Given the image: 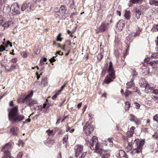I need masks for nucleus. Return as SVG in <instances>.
I'll return each mask as SVG.
<instances>
[{"mask_svg": "<svg viewBox=\"0 0 158 158\" xmlns=\"http://www.w3.org/2000/svg\"><path fill=\"white\" fill-rule=\"evenodd\" d=\"M17 60V59L16 58H14L13 59H12L10 60V61L13 62L14 63L16 62Z\"/></svg>", "mask_w": 158, "mask_h": 158, "instance_id": "58", "label": "nucleus"}, {"mask_svg": "<svg viewBox=\"0 0 158 158\" xmlns=\"http://www.w3.org/2000/svg\"><path fill=\"white\" fill-rule=\"evenodd\" d=\"M57 158H61V153L59 152L57 155Z\"/></svg>", "mask_w": 158, "mask_h": 158, "instance_id": "64", "label": "nucleus"}, {"mask_svg": "<svg viewBox=\"0 0 158 158\" xmlns=\"http://www.w3.org/2000/svg\"><path fill=\"white\" fill-rule=\"evenodd\" d=\"M58 95L57 94H56L54 95L52 97V99L53 100H55L56 99V98L57 97Z\"/></svg>", "mask_w": 158, "mask_h": 158, "instance_id": "63", "label": "nucleus"}, {"mask_svg": "<svg viewBox=\"0 0 158 158\" xmlns=\"http://www.w3.org/2000/svg\"><path fill=\"white\" fill-rule=\"evenodd\" d=\"M153 99L155 101L157 102H158V97L154 96Z\"/></svg>", "mask_w": 158, "mask_h": 158, "instance_id": "62", "label": "nucleus"}, {"mask_svg": "<svg viewBox=\"0 0 158 158\" xmlns=\"http://www.w3.org/2000/svg\"><path fill=\"white\" fill-rule=\"evenodd\" d=\"M133 80H131V81L128 82L127 84V87L128 89H131L132 87H134V83L133 82Z\"/></svg>", "mask_w": 158, "mask_h": 158, "instance_id": "24", "label": "nucleus"}, {"mask_svg": "<svg viewBox=\"0 0 158 158\" xmlns=\"http://www.w3.org/2000/svg\"><path fill=\"white\" fill-rule=\"evenodd\" d=\"M131 149L132 147L128 146L126 148L125 150L127 152H128Z\"/></svg>", "mask_w": 158, "mask_h": 158, "instance_id": "55", "label": "nucleus"}, {"mask_svg": "<svg viewBox=\"0 0 158 158\" xmlns=\"http://www.w3.org/2000/svg\"><path fill=\"white\" fill-rule=\"evenodd\" d=\"M23 155V153L22 152H20L17 154V158H21Z\"/></svg>", "mask_w": 158, "mask_h": 158, "instance_id": "46", "label": "nucleus"}, {"mask_svg": "<svg viewBox=\"0 0 158 158\" xmlns=\"http://www.w3.org/2000/svg\"><path fill=\"white\" fill-rule=\"evenodd\" d=\"M18 131L17 128L15 127H13L10 129V133L13 135H16L17 132Z\"/></svg>", "mask_w": 158, "mask_h": 158, "instance_id": "21", "label": "nucleus"}, {"mask_svg": "<svg viewBox=\"0 0 158 158\" xmlns=\"http://www.w3.org/2000/svg\"><path fill=\"white\" fill-rule=\"evenodd\" d=\"M86 152H84L83 153H82L81 156L79 157V158H84L85 155L86 154Z\"/></svg>", "mask_w": 158, "mask_h": 158, "instance_id": "52", "label": "nucleus"}, {"mask_svg": "<svg viewBox=\"0 0 158 158\" xmlns=\"http://www.w3.org/2000/svg\"><path fill=\"white\" fill-rule=\"evenodd\" d=\"M2 158H14L11 156L10 152L9 151L5 152L4 153V156Z\"/></svg>", "mask_w": 158, "mask_h": 158, "instance_id": "20", "label": "nucleus"}, {"mask_svg": "<svg viewBox=\"0 0 158 158\" xmlns=\"http://www.w3.org/2000/svg\"><path fill=\"white\" fill-rule=\"evenodd\" d=\"M63 54V52H61L60 51H59L56 52L55 55L59 54L60 55H62Z\"/></svg>", "mask_w": 158, "mask_h": 158, "instance_id": "59", "label": "nucleus"}, {"mask_svg": "<svg viewBox=\"0 0 158 158\" xmlns=\"http://www.w3.org/2000/svg\"><path fill=\"white\" fill-rule=\"evenodd\" d=\"M152 136L153 137L154 139H158V133H155L154 135H153Z\"/></svg>", "mask_w": 158, "mask_h": 158, "instance_id": "54", "label": "nucleus"}, {"mask_svg": "<svg viewBox=\"0 0 158 158\" xmlns=\"http://www.w3.org/2000/svg\"><path fill=\"white\" fill-rule=\"evenodd\" d=\"M11 9L14 12H17L19 11V7L17 3H14L11 6Z\"/></svg>", "mask_w": 158, "mask_h": 158, "instance_id": "13", "label": "nucleus"}, {"mask_svg": "<svg viewBox=\"0 0 158 158\" xmlns=\"http://www.w3.org/2000/svg\"><path fill=\"white\" fill-rule=\"evenodd\" d=\"M149 3L150 5H154L155 6H158V2L155 0H149Z\"/></svg>", "mask_w": 158, "mask_h": 158, "instance_id": "25", "label": "nucleus"}, {"mask_svg": "<svg viewBox=\"0 0 158 158\" xmlns=\"http://www.w3.org/2000/svg\"><path fill=\"white\" fill-rule=\"evenodd\" d=\"M24 143L23 142L22 140H20L19 141V145H22V146H23L24 145Z\"/></svg>", "mask_w": 158, "mask_h": 158, "instance_id": "60", "label": "nucleus"}, {"mask_svg": "<svg viewBox=\"0 0 158 158\" xmlns=\"http://www.w3.org/2000/svg\"><path fill=\"white\" fill-rule=\"evenodd\" d=\"M131 92H137V91L138 90V88L137 87H135L134 86V87H132V88H131Z\"/></svg>", "mask_w": 158, "mask_h": 158, "instance_id": "38", "label": "nucleus"}, {"mask_svg": "<svg viewBox=\"0 0 158 158\" xmlns=\"http://www.w3.org/2000/svg\"><path fill=\"white\" fill-rule=\"evenodd\" d=\"M125 25V24L123 20H120L117 24V27L118 28V29L121 30Z\"/></svg>", "mask_w": 158, "mask_h": 158, "instance_id": "16", "label": "nucleus"}, {"mask_svg": "<svg viewBox=\"0 0 158 158\" xmlns=\"http://www.w3.org/2000/svg\"><path fill=\"white\" fill-rule=\"evenodd\" d=\"M36 7L35 5L31 2L25 3L23 4L21 7L22 11L25 10L26 12H29L31 10H33Z\"/></svg>", "mask_w": 158, "mask_h": 158, "instance_id": "5", "label": "nucleus"}, {"mask_svg": "<svg viewBox=\"0 0 158 158\" xmlns=\"http://www.w3.org/2000/svg\"><path fill=\"white\" fill-rule=\"evenodd\" d=\"M61 33H60L58 34L57 36V41H58L61 42L62 40V38L61 37Z\"/></svg>", "mask_w": 158, "mask_h": 158, "instance_id": "31", "label": "nucleus"}, {"mask_svg": "<svg viewBox=\"0 0 158 158\" xmlns=\"http://www.w3.org/2000/svg\"><path fill=\"white\" fill-rule=\"evenodd\" d=\"M152 89H153V88L151 87L148 83L146 84V85L145 86V89L146 90H150L151 91Z\"/></svg>", "mask_w": 158, "mask_h": 158, "instance_id": "30", "label": "nucleus"}, {"mask_svg": "<svg viewBox=\"0 0 158 158\" xmlns=\"http://www.w3.org/2000/svg\"><path fill=\"white\" fill-rule=\"evenodd\" d=\"M33 95V91H32L29 94L27 95L22 101L20 100V98L18 99V102L19 103L20 102L22 103H25L30 106H32L37 103L36 100L33 99L31 98Z\"/></svg>", "mask_w": 158, "mask_h": 158, "instance_id": "2", "label": "nucleus"}, {"mask_svg": "<svg viewBox=\"0 0 158 158\" xmlns=\"http://www.w3.org/2000/svg\"><path fill=\"white\" fill-rule=\"evenodd\" d=\"M18 107L17 106H15L12 108L10 112L9 113L8 117L9 120L12 119V118H14L18 114Z\"/></svg>", "mask_w": 158, "mask_h": 158, "instance_id": "7", "label": "nucleus"}, {"mask_svg": "<svg viewBox=\"0 0 158 158\" xmlns=\"http://www.w3.org/2000/svg\"><path fill=\"white\" fill-rule=\"evenodd\" d=\"M154 120L158 123V114L155 115L153 118Z\"/></svg>", "mask_w": 158, "mask_h": 158, "instance_id": "39", "label": "nucleus"}, {"mask_svg": "<svg viewBox=\"0 0 158 158\" xmlns=\"http://www.w3.org/2000/svg\"><path fill=\"white\" fill-rule=\"evenodd\" d=\"M152 93L155 94H158V90L152 89L151 90Z\"/></svg>", "mask_w": 158, "mask_h": 158, "instance_id": "48", "label": "nucleus"}, {"mask_svg": "<svg viewBox=\"0 0 158 158\" xmlns=\"http://www.w3.org/2000/svg\"><path fill=\"white\" fill-rule=\"evenodd\" d=\"M46 132L49 136L52 135L53 134V131L52 130H49L46 131Z\"/></svg>", "mask_w": 158, "mask_h": 158, "instance_id": "40", "label": "nucleus"}, {"mask_svg": "<svg viewBox=\"0 0 158 158\" xmlns=\"http://www.w3.org/2000/svg\"><path fill=\"white\" fill-rule=\"evenodd\" d=\"M4 50H5V49L3 46L2 45H1L0 46V52H2ZM1 54H0V56L1 55Z\"/></svg>", "mask_w": 158, "mask_h": 158, "instance_id": "50", "label": "nucleus"}, {"mask_svg": "<svg viewBox=\"0 0 158 158\" xmlns=\"http://www.w3.org/2000/svg\"><path fill=\"white\" fill-rule=\"evenodd\" d=\"M45 1L44 0H38L35 1V4L34 5H38L39 7H40L42 5H44V3Z\"/></svg>", "mask_w": 158, "mask_h": 158, "instance_id": "18", "label": "nucleus"}, {"mask_svg": "<svg viewBox=\"0 0 158 158\" xmlns=\"http://www.w3.org/2000/svg\"><path fill=\"white\" fill-rule=\"evenodd\" d=\"M107 70L110 74L106 77L103 83H105L106 84H109L111 82H112L113 79L115 78L114 70L113 66L112 63L111 61H110L109 63V66L107 69Z\"/></svg>", "mask_w": 158, "mask_h": 158, "instance_id": "1", "label": "nucleus"}, {"mask_svg": "<svg viewBox=\"0 0 158 158\" xmlns=\"http://www.w3.org/2000/svg\"><path fill=\"white\" fill-rule=\"evenodd\" d=\"M152 29L153 30L154 29V30L155 31H158V24L157 25H156V24L154 25L153 26V27Z\"/></svg>", "mask_w": 158, "mask_h": 158, "instance_id": "43", "label": "nucleus"}, {"mask_svg": "<svg viewBox=\"0 0 158 158\" xmlns=\"http://www.w3.org/2000/svg\"><path fill=\"white\" fill-rule=\"evenodd\" d=\"M66 10V8L65 6H61L59 11L60 13L62 15H64L65 14V12Z\"/></svg>", "mask_w": 158, "mask_h": 158, "instance_id": "19", "label": "nucleus"}, {"mask_svg": "<svg viewBox=\"0 0 158 158\" xmlns=\"http://www.w3.org/2000/svg\"><path fill=\"white\" fill-rule=\"evenodd\" d=\"M151 57L154 59L158 58V52L154 53L151 55Z\"/></svg>", "mask_w": 158, "mask_h": 158, "instance_id": "33", "label": "nucleus"}, {"mask_svg": "<svg viewBox=\"0 0 158 158\" xmlns=\"http://www.w3.org/2000/svg\"><path fill=\"white\" fill-rule=\"evenodd\" d=\"M153 68H156L158 67V63L157 60L153 61Z\"/></svg>", "mask_w": 158, "mask_h": 158, "instance_id": "37", "label": "nucleus"}, {"mask_svg": "<svg viewBox=\"0 0 158 158\" xmlns=\"http://www.w3.org/2000/svg\"><path fill=\"white\" fill-rule=\"evenodd\" d=\"M48 106H49L48 105L47 106V105L46 103H44L43 104V106L41 105L40 106H38V108L39 110H42V109L43 108H48Z\"/></svg>", "mask_w": 158, "mask_h": 158, "instance_id": "27", "label": "nucleus"}, {"mask_svg": "<svg viewBox=\"0 0 158 158\" xmlns=\"http://www.w3.org/2000/svg\"><path fill=\"white\" fill-rule=\"evenodd\" d=\"M97 153L99 154L102 158H109L110 156L109 152L107 150L103 149L102 147L99 150H98Z\"/></svg>", "mask_w": 158, "mask_h": 158, "instance_id": "8", "label": "nucleus"}, {"mask_svg": "<svg viewBox=\"0 0 158 158\" xmlns=\"http://www.w3.org/2000/svg\"><path fill=\"white\" fill-rule=\"evenodd\" d=\"M118 156L120 158H128V156L127 155L124 151L122 150H120L119 151Z\"/></svg>", "mask_w": 158, "mask_h": 158, "instance_id": "12", "label": "nucleus"}, {"mask_svg": "<svg viewBox=\"0 0 158 158\" xmlns=\"http://www.w3.org/2000/svg\"><path fill=\"white\" fill-rule=\"evenodd\" d=\"M48 81L47 79H44L41 81V83L43 84V85L44 86H46L47 85Z\"/></svg>", "mask_w": 158, "mask_h": 158, "instance_id": "32", "label": "nucleus"}, {"mask_svg": "<svg viewBox=\"0 0 158 158\" xmlns=\"http://www.w3.org/2000/svg\"><path fill=\"white\" fill-rule=\"evenodd\" d=\"M109 27V23L106 22H102L99 27L96 30V33H98L100 32H103L107 30Z\"/></svg>", "mask_w": 158, "mask_h": 158, "instance_id": "6", "label": "nucleus"}, {"mask_svg": "<svg viewBox=\"0 0 158 158\" xmlns=\"http://www.w3.org/2000/svg\"><path fill=\"white\" fill-rule=\"evenodd\" d=\"M134 103L135 104V107L137 109H139L140 107V105L136 102Z\"/></svg>", "mask_w": 158, "mask_h": 158, "instance_id": "56", "label": "nucleus"}, {"mask_svg": "<svg viewBox=\"0 0 158 158\" xmlns=\"http://www.w3.org/2000/svg\"><path fill=\"white\" fill-rule=\"evenodd\" d=\"M138 75V73L136 71L134 70H133V73L132 74V76L133 77L136 76Z\"/></svg>", "mask_w": 158, "mask_h": 158, "instance_id": "47", "label": "nucleus"}, {"mask_svg": "<svg viewBox=\"0 0 158 158\" xmlns=\"http://www.w3.org/2000/svg\"><path fill=\"white\" fill-rule=\"evenodd\" d=\"M10 7L9 6L7 5L4 7L3 10V12L7 13L10 12Z\"/></svg>", "mask_w": 158, "mask_h": 158, "instance_id": "23", "label": "nucleus"}, {"mask_svg": "<svg viewBox=\"0 0 158 158\" xmlns=\"http://www.w3.org/2000/svg\"><path fill=\"white\" fill-rule=\"evenodd\" d=\"M131 93L132 92H131V91H129V90H127L125 91L124 94L125 97H128L129 95L131 94Z\"/></svg>", "mask_w": 158, "mask_h": 158, "instance_id": "36", "label": "nucleus"}, {"mask_svg": "<svg viewBox=\"0 0 158 158\" xmlns=\"http://www.w3.org/2000/svg\"><path fill=\"white\" fill-rule=\"evenodd\" d=\"M136 118H135V116L132 115V114H131L130 115V120L131 121L134 122L135 121V120Z\"/></svg>", "mask_w": 158, "mask_h": 158, "instance_id": "41", "label": "nucleus"}, {"mask_svg": "<svg viewBox=\"0 0 158 158\" xmlns=\"http://www.w3.org/2000/svg\"><path fill=\"white\" fill-rule=\"evenodd\" d=\"M21 55L23 57H26L27 56V54L25 52H23L21 53Z\"/></svg>", "mask_w": 158, "mask_h": 158, "instance_id": "51", "label": "nucleus"}, {"mask_svg": "<svg viewBox=\"0 0 158 158\" xmlns=\"http://www.w3.org/2000/svg\"><path fill=\"white\" fill-rule=\"evenodd\" d=\"M135 128L134 127H132L130 130L127 132V136L128 138H130L132 137L134 132V130Z\"/></svg>", "mask_w": 158, "mask_h": 158, "instance_id": "15", "label": "nucleus"}, {"mask_svg": "<svg viewBox=\"0 0 158 158\" xmlns=\"http://www.w3.org/2000/svg\"><path fill=\"white\" fill-rule=\"evenodd\" d=\"M135 17L137 19H138L140 17L141 15V11L139 10H137V9L135 10Z\"/></svg>", "mask_w": 158, "mask_h": 158, "instance_id": "22", "label": "nucleus"}, {"mask_svg": "<svg viewBox=\"0 0 158 158\" xmlns=\"http://www.w3.org/2000/svg\"><path fill=\"white\" fill-rule=\"evenodd\" d=\"M103 56L102 53H100V54H98V58L100 60H101V59H102L103 58Z\"/></svg>", "mask_w": 158, "mask_h": 158, "instance_id": "49", "label": "nucleus"}, {"mask_svg": "<svg viewBox=\"0 0 158 158\" xmlns=\"http://www.w3.org/2000/svg\"><path fill=\"white\" fill-rule=\"evenodd\" d=\"M144 143L145 142L143 140L140 141H136L135 140L133 143V151L132 152L137 153H139L141 152L144 144Z\"/></svg>", "mask_w": 158, "mask_h": 158, "instance_id": "3", "label": "nucleus"}, {"mask_svg": "<svg viewBox=\"0 0 158 158\" xmlns=\"http://www.w3.org/2000/svg\"><path fill=\"white\" fill-rule=\"evenodd\" d=\"M125 18L127 20L130 19L131 16L128 13H126L124 15Z\"/></svg>", "mask_w": 158, "mask_h": 158, "instance_id": "45", "label": "nucleus"}, {"mask_svg": "<svg viewBox=\"0 0 158 158\" xmlns=\"http://www.w3.org/2000/svg\"><path fill=\"white\" fill-rule=\"evenodd\" d=\"M83 146L81 145H77L75 146L74 150L75 152V156L76 157L78 156L83 150Z\"/></svg>", "mask_w": 158, "mask_h": 158, "instance_id": "9", "label": "nucleus"}, {"mask_svg": "<svg viewBox=\"0 0 158 158\" xmlns=\"http://www.w3.org/2000/svg\"><path fill=\"white\" fill-rule=\"evenodd\" d=\"M89 147L92 150H95L96 153L98 152V150H99L102 148L100 144L98 143V140L94 136L92 138V139L90 141Z\"/></svg>", "mask_w": 158, "mask_h": 158, "instance_id": "4", "label": "nucleus"}, {"mask_svg": "<svg viewBox=\"0 0 158 158\" xmlns=\"http://www.w3.org/2000/svg\"><path fill=\"white\" fill-rule=\"evenodd\" d=\"M19 67V66L17 64H12L10 66V69H6V71L7 72H11L12 71L17 69Z\"/></svg>", "mask_w": 158, "mask_h": 158, "instance_id": "17", "label": "nucleus"}, {"mask_svg": "<svg viewBox=\"0 0 158 158\" xmlns=\"http://www.w3.org/2000/svg\"><path fill=\"white\" fill-rule=\"evenodd\" d=\"M134 122L137 125H139L141 123L140 120L137 119H135Z\"/></svg>", "mask_w": 158, "mask_h": 158, "instance_id": "53", "label": "nucleus"}, {"mask_svg": "<svg viewBox=\"0 0 158 158\" xmlns=\"http://www.w3.org/2000/svg\"><path fill=\"white\" fill-rule=\"evenodd\" d=\"M12 119L10 121L16 122L18 121L20 122L24 118V117L23 114L17 115L14 118H12Z\"/></svg>", "mask_w": 158, "mask_h": 158, "instance_id": "11", "label": "nucleus"}, {"mask_svg": "<svg viewBox=\"0 0 158 158\" xmlns=\"http://www.w3.org/2000/svg\"><path fill=\"white\" fill-rule=\"evenodd\" d=\"M77 15V12H74L73 13H71L70 17L71 18H73L74 16Z\"/></svg>", "mask_w": 158, "mask_h": 158, "instance_id": "44", "label": "nucleus"}, {"mask_svg": "<svg viewBox=\"0 0 158 158\" xmlns=\"http://www.w3.org/2000/svg\"><path fill=\"white\" fill-rule=\"evenodd\" d=\"M53 141L52 140H49L45 142V144L48 146H51L52 144Z\"/></svg>", "mask_w": 158, "mask_h": 158, "instance_id": "29", "label": "nucleus"}, {"mask_svg": "<svg viewBox=\"0 0 158 158\" xmlns=\"http://www.w3.org/2000/svg\"><path fill=\"white\" fill-rule=\"evenodd\" d=\"M65 45H63V46L60 45L59 46V47H60V48H61V49L62 50L65 51Z\"/></svg>", "mask_w": 158, "mask_h": 158, "instance_id": "61", "label": "nucleus"}, {"mask_svg": "<svg viewBox=\"0 0 158 158\" xmlns=\"http://www.w3.org/2000/svg\"><path fill=\"white\" fill-rule=\"evenodd\" d=\"M83 129L87 134L92 133L94 131V128L93 126L89 125L88 123H86L83 127Z\"/></svg>", "mask_w": 158, "mask_h": 158, "instance_id": "10", "label": "nucleus"}, {"mask_svg": "<svg viewBox=\"0 0 158 158\" xmlns=\"http://www.w3.org/2000/svg\"><path fill=\"white\" fill-rule=\"evenodd\" d=\"M130 2L133 4L140 3H141V1L140 0H131Z\"/></svg>", "mask_w": 158, "mask_h": 158, "instance_id": "35", "label": "nucleus"}, {"mask_svg": "<svg viewBox=\"0 0 158 158\" xmlns=\"http://www.w3.org/2000/svg\"><path fill=\"white\" fill-rule=\"evenodd\" d=\"M12 148V147L11 144L9 143H6L3 147L2 150L4 152V153L5 152H9V151Z\"/></svg>", "mask_w": 158, "mask_h": 158, "instance_id": "14", "label": "nucleus"}, {"mask_svg": "<svg viewBox=\"0 0 158 158\" xmlns=\"http://www.w3.org/2000/svg\"><path fill=\"white\" fill-rule=\"evenodd\" d=\"M130 138H129L128 137V139H127V141L128 142V146L129 147H132V142H133V141H131V142H130L129 141H130V139H129Z\"/></svg>", "mask_w": 158, "mask_h": 158, "instance_id": "42", "label": "nucleus"}, {"mask_svg": "<svg viewBox=\"0 0 158 158\" xmlns=\"http://www.w3.org/2000/svg\"><path fill=\"white\" fill-rule=\"evenodd\" d=\"M130 106V103L128 101H126L125 102V109L126 110H129Z\"/></svg>", "mask_w": 158, "mask_h": 158, "instance_id": "28", "label": "nucleus"}, {"mask_svg": "<svg viewBox=\"0 0 158 158\" xmlns=\"http://www.w3.org/2000/svg\"><path fill=\"white\" fill-rule=\"evenodd\" d=\"M12 24L13 23L11 21H8L4 23L3 25V26L4 27H7L11 26L12 25Z\"/></svg>", "mask_w": 158, "mask_h": 158, "instance_id": "26", "label": "nucleus"}, {"mask_svg": "<svg viewBox=\"0 0 158 158\" xmlns=\"http://www.w3.org/2000/svg\"><path fill=\"white\" fill-rule=\"evenodd\" d=\"M55 57V56H53V57L50 60H49L50 61V62H51V63H52V62H54V61H56V60L54 58Z\"/></svg>", "mask_w": 158, "mask_h": 158, "instance_id": "57", "label": "nucleus"}, {"mask_svg": "<svg viewBox=\"0 0 158 158\" xmlns=\"http://www.w3.org/2000/svg\"><path fill=\"white\" fill-rule=\"evenodd\" d=\"M68 136L67 135H65L64 137L63 140V143L64 144L68 140Z\"/></svg>", "mask_w": 158, "mask_h": 158, "instance_id": "34", "label": "nucleus"}]
</instances>
